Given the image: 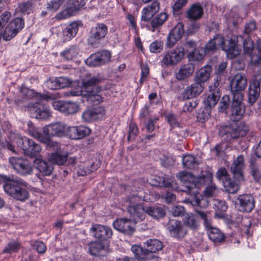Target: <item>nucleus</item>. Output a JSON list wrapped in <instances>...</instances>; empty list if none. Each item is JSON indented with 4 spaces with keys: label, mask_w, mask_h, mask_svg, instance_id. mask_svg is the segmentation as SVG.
<instances>
[{
    "label": "nucleus",
    "mask_w": 261,
    "mask_h": 261,
    "mask_svg": "<svg viewBox=\"0 0 261 261\" xmlns=\"http://www.w3.org/2000/svg\"><path fill=\"white\" fill-rule=\"evenodd\" d=\"M177 177L181 181L187 184L181 191L192 196L190 201L191 204L193 205H199L203 200L200 199L201 195L199 190L212 181V174L207 173L205 175L195 177L192 174L183 171L178 173Z\"/></svg>",
    "instance_id": "1"
},
{
    "label": "nucleus",
    "mask_w": 261,
    "mask_h": 261,
    "mask_svg": "<svg viewBox=\"0 0 261 261\" xmlns=\"http://www.w3.org/2000/svg\"><path fill=\"white\" fill-rule=\"evenodd\" d=\"M28 183L20 178H16L4 183L5 192L14 199L24 202L29 198Z\"/></svg>",
    "instance_id": "2"
},
{
    "label": "nucleus",
    "mask_w": 261,
    "mask_h": 261,
    "mask_svg": "<svg viewBox=\"0 0 261 261\" xmlns=\"http://www.w3.org/2000/svg\"><path fill=\"white\" fill-rule=\"evenodd\" d=\"M212 40H214L217 48L220 47L226 53L227 56L230 58H234L240 53V50L238 45L239 41V37L236 35H231L227 45L225 44V39L220 34L215 35Z\"/></svg>",
    "instance_id": "3"
},
{
    "label": "nucleus",
    "mask_w": 261,
    "mask_h": 261,
    "mask_svg": "<svg viewBox=\"0 0 261 261\" xmlns=\"http://www.w3.org/2000/svg\"><path fill=\"white\" fill-rule=\"evenodd\" d=\"M100 81L98 77H92L84 82L85 90L82 93L87 97V101H90L93 105H96L102 101V97L98 94L101 88L97 85Z\"/></svg>",
    "instance_id": "4"
},
{
    "label": "nucleus",
    "mask_w": 261,
    "mask_h": 261,
    "mask_svg": "<svg viewBox=\"0 0 261 261\" xmlns=\"http://www.w3.org/2000/svg\"><path fill=\"white\" fill-rule=\"evenodd\" d=\"M248 132V126L243 122H233L229 125L222 127L220 129L222 137L227 142L240 137H243L247 134Z\"/></svg>",
    "instance_id": "5"
},
{
    "label": "nucleus",
    "mask_w": 261,
    "mask_h": 261,
    "mask_svg": "<svg viewBox=\"0 0 261 261\" xmlns=\"http://www.w3.org/2000/svg\"><path fill=\"white\" fill-rule=\"evenodd\" d=\"M108 28L103 23H97L95 26L91 28L90 35L88 39V44L94 47H98L100 41L108 34Z\"/></svg>",
    "instance_id": "6"
},
{
    "label": "nucleus",
    "mask_w": 261,
    "mask_h": 261,
    "mask_svg": "<svg viewBox=\"0 0 261 261\" xmlns=\"http://www.w3.org/2000/svg\"><path fill=\"white\" fill-rule=\"evenodd\" d=\"M247 85V79L246 74L244 73L236 74L230 83L231 92L233 97L240 98L243 97V91Z\"/></svg>",
    "instance_id": "7"
},
{
    "label": "nucleus",
    "mask_w": 261,
    "mask_h": 261,
    "mask_svg": "<svg viewBox=\"0 0 261 261\" xmlns=\"http://www.w3.org/2000/svg\"><path fill=\"white\" fill-rule=\"evenodd\" d=\"M9 162L17 173L22 176L31 175L33 167L30 162L22 158L11 157Z\"/></svg>",
    "instance_id": "8"
},
{
    "label": "nucleus",
    "mask_w": 261,
    "mask_h": 261,
    "mask_svg": "<svg viewBox=\"0 0 261 261\" xmlns=\"http://www.w3.org/2000/svg\"><path fill=\"white\" fill-rule=\"evenodd\" d=\"M17 142L18 146L23 150L24 153L31 158L37 157L41 151V147L39 144L27 137L19 139Z\"/></svg>",
    "instance_id": "9"
},
{
    "label": "nucleus",
    "mask_w": 261,
    "mask_h": 261,
    "mask_svg": "<svg viewBox=\"0 0 261 261\" xmlns=\"http://www.w3.org/2000/svg\"><path fill=\"white\" fill-rule=\"evenodd\" d=\"M184 56V47L177 46L165 54L162 60V63L166 66L176 65L182 60Z\"/></svg>",
    "instance_id": "10"
},
{
    "label": "nucleus",
    "mask_w": 261,
    "mask_h": 261,
    "mask_svg": "<svg viewBox=\"0 0 261 261\" xmlns=\"http://www.w3.org/2000/svg\"><path fill=\"white\" fill-rule=\"evenodd\" d=\"M24 20L20 18H15L11 20L6 27L3 34V39L9 41L13 38L24 27Z\"/></svg>",
    "instance_id": "11"
},
{
    "label": "nucleus",
    "mask_w": 261,
    "mask_h": 261,
    "mask_svg": "<svg viewBox=\"0 0 261 261\" xmlns=\"http://www.w3.org/2000/svg\"><path fill=\"white\" fill-rule=\"evenodd\" d=\"M111 58V53L108 50H103L92 54L86 60V63L89 66H99L110 62Z\"/></svg>",
    "instance_id": "12"
},
{
    "label": "nucleus",
    "mask_w": 261,
    "mask_h": 261,
    "mask_svg": "<svg viewBox=\"0 0 261 261\" xmlns=\"http://www.w3.org/2000/svg\"><path fill=\"white\" fill-rule=\"evenodd\" d=\"M33 118L46 119L50 116V113L44 105L39 102L29 103L27 110Z\"/></svg>",
    "instance_id": "13"
},
{
    "label": "nucleus",
    "mask_w": 261,
    "mask_h": 261,
    "mask_svg": "<svg viewBox=\"0 0 261 261\" xmlns=\"http://www.w3.org/2000/svg\"><path fill=\"white\" fill-rule=\"evenodd\" d=\"M167 228L172 237L178 239L184 238L188 233L186 226L180 221L170 219L167 224Z\"/></svg>",
    "instance_id": "14"
},
{
    "label": "nucleus",
    "mask_w": 261,
    "mask_h": 261,
    "mask_svg": "<svg viewBox=\"0 0 261 261\" xmlns=\"http://www.w3.org/2000/svg\"><path fill=\"white\" fill-rule=\"evenodd\" d=\"M135 224L130 219L119 218L113 222V226L124 234L131 235L135 230Z\"/></svg>",
    "instance_id": "15"
},
{
    "label": "nucleus",
    "mask_w": 261,
    "mask_h": 261,
    "mask_svg": "<svg viewBox=\"0 0 261 261\" xmlns=\"http://www.w3.org/2000/svg\"><path fill=\"white\" fill-rule=\"evenodd\" d=\"M84 0H68L67 8L58 14L56 18L58 19H64L72 16L74 13L85 5Z\"/></svg>",
    "instance_id": "16"
},
{
    "label": "nucleus",
    "mask_w": 261,
    "mask_h": 261,
    "mask_svg": "<svg viewBox=\"0 0 261 261\" xmlns=\"http://www.w3.org/2000/svg\"><path fill=\"white\" fill-rule=\"evenodd\" d=\"M91 133V130L88 127L80 126H68L66 128V135L72 140L82 139Z\"/></svg>",
    "instance_id": "17"
},
{
    "label": "nucleus",
    "mask_w": 261,
    "mask_h": 261,
    "mask_svg": "<svg viewBox=\"0 0 261 261\" xmlns=\"http://www.w3.org/2000/svg\"><path fill=\"white\" fill-rule=\"evenodd\" d=\"M51 105L55 110L68 115L74 114L79 110L77 103L69 101H53Z\"/></svg>",
    "instance_id": "18"
},
{
    "label": "nucleus",
    "mask_w": 261,
    "mask_h": 261,
    "mask_svg": "<svg viewBox=\"0 0 261 261\" xmlns=\"http://www.w3.org/2000/svg\"><path fill=\"white\" fill-rule=\"evenodd\" d=\"M243 99V97L239 99L233 96L231 106V119L233 121H239L245 113V108Z\"/></svg>",
    "instance_id": "19"
},
{
    "label": "nucleus",
    "mask_w": 261,
    "mask_h": 261,
    "mask_svg": "<svg viewBox=\"0 0 261 261\" xmlns=\"http://www.w3.org/2000/svg\"><path fill=\"white\" fill-rule=\"evenodd\" d=\"M66 128L63 124L58 122L44 126L43 132L47 137H62L66 135Z\"/></svg>",
    "instance_id": "20"
},
{
    "label": "nucleus",
    "mask_w": 261,
    "mask_h": 261,
    "mask_svg": "<svg viewBox=\"0 0 261 261\" xmlns=\"http://www.w3.org/2000/svg\"><path fill=\"white\" fill-rule=\"evenodd\" d=\"M93 236L100 240H106L112 236V230L110 227L100 224L92 225L90 229Z\"/></svg>",
    "instance_id": "21"
},
{
    "label": "nucleus",
    "mask_w": 261,
    "mask_h": 261,
    "mask_svg": "<svg viewBox=\"0 0 261 261\" xmlns=\"http://www.w3.org/2000/svg\"><path fill=\"white\" fill-rule=\"evenodd\" d=\"M204 84L197 81L188 86L182 93L184 100L189 99L199 95L203 90Z\"/></svg>",
    "instance_id": "22"
},
{
    "label": "nucleus",
    "mask_w": 261,
    "mask_h": 261,
    "mask_svg": "<svg viewBox=\"0 0 261 261\" xmlns=\"http://www.w3.org/2000/svg\"><path fill=\"white\" fill-rule=\"evenodd\" d=\"M182 22L178 23L170 31L167 38V46L171 47L182 37L185 31Z\"/></svg>",
    "instance_id": "23"
},
{
    "label": "nucleus",
    "mask_w": 261,
    "mask_h": 261,
    "mask_svg": "<svg viewBox=\"0 0 261 261\" xmlns=\"http://www.w3.org/2000/svg\"><path fill=\"white\" fill-rule=\"evenodd\" d=\"M182 22L178 23L170 31L167 38V46L171 47L182 37L185 31Z\"/></svg>",
    "instance_id": "24"
},
{
    "label": "nucleus",
    "mask_w": 261,
    "mask_h": 261,
    "mask_svg": "<svg viewBox=\"0 0 261 261\" xmlns=\"http://www.w3.org/2000/svg\"><path fill=\"white\" fill-rule=\"evenodd\" d=\"M182 22L178 23L170 31L167 38V46L171 47L182 37L185 31Z\"/></svg>",
    "instance_id": "25"
},
{
    "label": "nucleus",
    "mask_w": 261,
    "mask_h": 261,
    "mask_svg": "<svg viewBox=\"0 0 261 261\" xmlns=\"http://www.w3.org/2000/svg\"><path fill=\"white\" fill-rule=\"evenodd\" d=\"M244 158L243 155H240L234 160L231 167L234 178L239 181L244 180Z\"/></svg>",
    "instance_id": "26"
},
{
    "label": "nucleus",
    "mask_w": 261,
    "mask_h": 261,
    "mask_svg": "<svg viewBox=\"0 0 261 261\" xmlns=\"http://www.w3.org/2000/svg\"><path fill=\"white\" fill-rule=\"evenodd\" d=\"M160 9V3L158 1H153L144 7L141 11V20L145 22L150 20Z\"/></svg>",
    "instance_id": "27"
},
{
    "label": "nucleus",
    "mask_w": 261,
    "mask_h": 261,
    "mask_svg": "<svg viewBox=\"0 0 261 261\" xmlns=\"http://www.w3.org/2000/svg\"><path fill=\"white\" fill-rule=\"evenodd\" d=\"M35 168L44 176L50 175L54 170L53 165L40 158H36L33 161Z\"/></svg>",
    "instance_id": "28"
},
{
    "label": "nucleus",
    "mask_w": 261,
    "mask_h": 261,
    "mask_svg": "<svg viewBox=\"0 0 261 261\" xmlns=\"http://www.w3.org/2000/svg\"><path fill=\"white\" fill-rule=\"evenodd\" d=\"M145 208L146 207H143L141 204L129 205L127 211L133 219V221L136 223L145 219V214H146Z\"/></svg>",
    "instance_id": "29"
},
{
    "label": "nucleus",
    "mask_w": 261,
    "mask_h": 261,
    "mask_svg": "<svg viewBox=\"0 0 261 261\" xmlns=\"http://www.w3.org/2000/svg\"><path fill=\"white\" fill-rule=\"evenodd\" d=\"M239 210L243 212H250L255 206V200L250 195H241L238 198Z\"/></svg>",
    "instance_id": "30"
},
{
    "label": "nucleus",
    "mask_w": 261,
    "mask_h": 261,
    "mask_svg": "<svg viewBox=\"0 0 261 261\" xmlns=\"http://www.w3.org/2000/svg\"><path fill=\"white\" fill-rule=\"evenodd\" d=\"M261 84V77L257 79L255 77L250 84L248 91V102L254 103L258 98L260 93V85Z\"/></svg>",
    "instance_id": "31"
},
{
    "label": "nucleus",
    "mask_w": 261,
    "mask_h": 261,
    "mask_svg": "<svg viewBox=\"0 0 261 261\" xmlns=\"http://www.w3.org/2000/svg\"><path fill=\"white\" fill-rule=\"evenodd\" d=\"M195 65L192 63H187L180 67L175 74V77L178 81H182L190 76L194 72Z\"/></svg>",
    "instance_id": "32"
},
{
    "label": "nucleus",
    "mask_w": 261,
    "mask_h": 261,
    "mask_svg": "<svg viewBox=\"0 0 261 261\" xmlns=\"http://www.w3.org/2000/svg\"><path fill=\"white\" fill-rule=\"evenodd\" d=\"M150 184L156 187L173 188V178L163 176H153Z\"/></svg>",
    "instance_id": "33"
},
{
    "label": "nucleus",
    "mask_w": 261,
    "mask_h": 261,
    "mask_svg": "<svg viewBox=\"0 0 261 261\" xmlns=\"http://www.w3.org/2000/svg\"><path fill=\"white\" fill-rule=\"evenodd\" d=\"M203 14V8L199 4L197 3L191 6L186 12L187 18L191 20L194 21L201 18Z\"/></svg>",
    "instance_id": "34"
},
{
    "label": "nucleus",
    "mask_w": 261,
    "mask_h": 261,
    "mask_svg": "<svg viewBox=\"0 0 261 261\" xmlns=\"http://www.w3.org/2000/svg\"><path fill=\"white\" fill-rule=\"evenodd\" d=\"M212 70L211 66L206 65L201 68L195 74L194 81L199 82L203 84L208 80Z\"/></svg>",
    "instance_id": "35"
},
{
    "label": "nucleus",
    "mask_w": 261,
    "mask_h": 261,
    "mask_svg": "<svg viewBox=\"0 0 261 261\" xmlns=\"http://www.w3.org/2000/svg\"><path fill=\"white\" fill-rule=\"evenodd\" d=\"M145 251L147 256L150 253H155L161 250L163 248V245L161 241L157 239H150L146 242Z\"/></svg>",
    "instance_id": "36"
},
{
    "label": "nucleus",
    "mask_w": 261,
    "mask_h": 261,
    "mask_svg": "<svg viewBox=\"0 0 261 261\" xmlns=\"http://www.w3.org/2000/svg\"><path fill=\"white\" fill-rule=\"evenodd\" d=\"M79 31V24L73 22L68 24L63 31L64 41H69L73 38Z\"/></svg>",
    "instance_id": "37"
},
{
    "label": "nucleus",
    "mask_w": 261,
    "mask_h": 261,
    "mask_svg": "<svg viewBox=\"0 0 261 261\" xmlns=\"http://www.w3.org/2000/svg\"><path fill=\"white\" fill-rule=\"evenodd\" d=\"M169 15L167 12H161L150 20V24L154 31L155 29L161 27L168 19Z\"/></svg>",
    "instance_id": "38"
},
{
    "label": "nucleus",
    "mask_w": 261,
    "mask_h": 261,
    "mask_svg": "<svg viewBox=\"0 0 261 261\" xmlns=\"http://www.w3.org/2000/svg\"><path fill=\"white\" fill-rule=\"evenodd\" d=\"M208 229V236L209 239L215 243H222L224 241L225 236L218 228L209 226Z\"/></svg>",
    "instance_id": "39"
},
{
    "label": "nucleus",
    "mask_w": 261,
    "mask_h": 261,
    "mask_svg": "<svg viewBox=\"0 0 261 261\" xmlns=\"http://www.w3.org/2000/svg\"><path fill=\"white\" fill-rule=\"evenodd\" d=\"M79 53V48L76 45H72L60 53L64 59L70 61L75 58Z\"/></svg>",
    "instance_id": "40"
},
{
    "label": "nucleus",
    "mask_w": 261,
    "mask_h": 261,
    "mask_svg": "<svg viewBox=\"0 0 261 261\" xmlns=\"http://www.w3.org/2000/svg\"><path fill=\"white\" fill-rule=\"evenodd\" d=\"M90 253L94 256L102 255L101 252L105 251V247L102 243L99 241H93L88 244Z\"/></svg>",
    "instance_id": "41"
},
{
    "label": "nucleus",
    "mask_w": 261,
    "mask_h": 261,
    "mask_svg": "<svg viewBox=\"0 0 261 261\" xmlns=\"http://www.w3.org/2000/svg\"><path fill=\"white\" fill-rule=\"evenodd\" d=\"M145 210L147 214L156 219L163 218L166 214L162 207L156 206L146 207Z\"/></svg>",
    "instance_id": "42"
},
{
    "label": "nucleus",
    "mask_w": 261,
    "mask_h": 261,
    "mask_svg": "<svg viewBox=\"0 0 261 261\" xmlns=\"http://www.w3.org/2000/svg\"><path fill=\"white\" fill-rule=\"evenodd\" d=\"M239 39H241L243 41V51L245 55H249L251 57V55H253L252 51L254 48V43L249 36H247L245 38L244 37L240 35L238 36Z\"/></svg>",
    "instance_id": "43"
},
{
    "label": "nucleus",
    "mask_w": 261,
    "mask_h": 261,
    "mask_svg": "<svg viewBox=\"0 0 261 261\" xmlns=\"http://www.w3.org/2000/svg\"><path fill=\"white\" fill-rule=\"evenodd\" d=\"M131 250L134 253L136 258L139 261H145L150 258L147 255L145 248L143 249L138 245H133L131 247Z\"/></svg>",
    "instance_id": "44"
},
{
    "label": "nucleus",
    "mask_w": 261,
    "mask_h": 261,
    "mask_svg": "<svg viewBox=\"0 0 261 261\" xmlns=\"http://www.w3.org/2000/svg\"><path fill=\"white\" fill-rule=\"evenodd\" d=\"M67 160V154H61L56 151L51 153L48 156V161L58 165H63Z\"/></svg>",
    "instance_id": "45"
},
{
    "label": "nucleus",
    "mask_w": 261,
    "mask_h": 261,
    "mask_svg": "<svg viewBox=\"0 0 261 261\" xmlns=\"http://www.w3.org/2000/svg\"><path fill=\"white\" fill-rule=\"evenodd\" d=\"M224 188L229 193H236L239 189L238 184L232 180L229 177L222 181Z\"/></svg>",
    "instance_id": "46"
},
{
    "label": "nucleus",
    "mask_w": 261,
    "mask_h": 261,
    "mask_svg": "<svg viewBox=\"0 0 261 261\" xmlns=\"http://www.w3.org/2000/svg\"><path fill=\"white\" fill-rule=\"evenodd\" d=\"M201 204L196 205L195 211L200 218L204 221V225L206 228H208L212 224L211 218L210 216V213L208 212H204L201 210Z\"/></svg>",
    "instance_id": "47"
},
{
    "label": "nucleus",
    "mask_w": 261,
    "mask_h": 261,
    "mask_svg": "<svg viewBox=\"0 0 261 261\" xmlns=\"http://www.w3.org/2000/svg\"><path fill=\"white\" fill-rule=\"evenodd\" d=\"M211 93L204 99V103L210 108L215 106L219 100L221 94L219 91H210Z\"/></svg>",
    "instance_id": "48"
},
{
    "label": "nucleus",
    "mask_w": 261,
    "mask_h": 261,
    "mask_svg": "<svg viewBox=\"0 0 261 261\" xmlns=\"http://www.w3.org/2000/svg\"><path fill=\"white\" fill-rule=\"evenodd\" d=\"M216 211H218L215 213L216 217L223 218L225 217L224 212L227 210L228 206L226 201L218 200L214 204Z\"/></svg>",
    "instance_id": "49"
},
{
    "label": "nucleus",
    "mask_w": 261,
    "mask_h": 261,
    "mask_svg": "<svg viewBox=\"0 0 261 261\" xmlns=\"http://www.w3.org/2000/svg\"><path fill=\"white\" fill-rule=\"evenodd\" d=\"M50 137L45 136L41 139V143L45 144L47 149L58 151L60 149V145L57 142H55L49 138Z\"/></svg>",
    "instance_id": "50"
},
{
    "label": "nucleus",
    "mask_w": 261,
    "mask_h": 261,
    "mask_svg": "<svg viewBox=\"0 0 261 261\" xmlns=\"http://www.w3.org/2000/svg\"><path fill=\"white\" fill-rule=\"evenodd\" d=\"M256 43L258 54H254L251 55L250 62L252 65L259 66L261 65V39H258Z\"/></svg>",
    "instance_id": "51"
},
{
    "label": "nucleus",
    "mask_w": 261,
    "mask_h": 261,
    "mask_svg": "<svg viewBox=\"0 0 261 261\" xmlns=\"http://www.w3.org/2000/svg\"><path fill=\"white\" fill-rule=\"evenodd\" d=\"M198 164L196 158L192 155L188 154L182 158V165L185 168L190 169H195Z\"/></svg>",
    "instance_id": "52"
},
{
    "label": "nucleus",
    "mask_w": 261,
    "mask_h": 261,
    "mask_svg": "<svg viewBox=\"0 0 261 261\" xmlns=\"http://www.w3.org/2000/svg\"><path fill=\"white\" fill-rule=\"evenodd\" d=\"M184 224L191 229H196L198 226L197 221L192 214H187L184 219Z\"/></svg>",
    "instance_id": "53"
},
{
    "label": "nucleus",
    "mask_w": 261,
    "mask_h": 261,
    "mask_svg": "<svg viewBox=\"0 0 261 261\" xmlns=\"http://www.w3.org/2000/svg\"><path fill=\"white\" fill-rule=\"evenodd\" d=\"M20 96L28 100L34 97H38L39 93L35 92L33 89H30L25 87H22L20 89Z\"/></svg>",
    "instance_id": "54"
},
{
    "label": "nucleus",
    "mask_w": 261,
    "mask_h": 261,
    "mask_svg": "<svg viewBox=\"0 0 261 261\" xmlns=\"http://www.w3.org/2000/svg\"><path fill=\"white\" fill-rule=\"evenodd\" d=\"M20 247L21 244L16 241H14L8 244L4 249L3 253L11 254L17 252Z\"/></svg>",
    "instance_id": "55"
},
{
    "label": "nucleus",
    "mask_w": 261,
    "mask_h": 261,
    "mask_svg": "<svg viewBox=\"0 0 261 261\" xmlns=\"http://www.w3.org/2000/svg\"><path fill=\"white\" fill-rule=\"evenodd\" d=\"M28 126V130L30 133V135L33 137L34 138L37 139L41 142V139L43 138H44L45 136H43L39 132V129L38 128H36L33 123L29 121L27 123Z\"/></svg>",
    "instance_id": "56"
},
{
    "label": "nucleus",
    "mask_w": 261,
    "mask_h": 261,
    "mask_svg": "<svg viewBox=\"0 0 261 261\" xmlns=\"http://www.w3.org/2000/svg\"><path fill=\"white\" fill-rule=\"evenodd\" d=\"M90 165V167L89 166L85 167L82 165H80L78 170L77 171V174L78 176H86L96 170L97 168L95 167L94 163H92Z\"/></svg>",
    "instance_id": "57"
},
{
    "label": "nucleus",
    "mask_w": 261,
    "mask_h": 261,
    "mask_svg": "<svg viewBox=\"0 0 261 261\" xmlns=\"http://www.w3.org/2000/svg\"><path fill=\"white\" fill-rule=\"evenodd\" d=\"M250 168L251 169V174L253 179L256 182H259L261 180V173L257 166L256 164L253 161L250 163Z\"/></svg>",
    "instance_id": "58"
},
{
    "label": "nucleus",
    "mask_w": 261,
    "mask_h": 261,
    "mask_svg": "<svg viewBox=\"0 0 261 261\" xmlns=\"http://www.w3.org/2000/svg\"><path fill=\"white\" fill-rule=\"evenodd\" d=\"M217 187L212 181L206 186L203 194L206 197H212L217 194Z\"/></svg>",
    "instance_id": "59"
},
{
    "label": "nucleus",
    "mask_w": 261,
    "mask_h": 261,
    "mask_svg": "<svg viewBox=\"0 0 261 261\" xmlns=\"http://www.w3.org/2000/svg\"><path fill=\"white\" fill-rule=\"evenodd\" d=\"M33 3L32 1L22 2L18 4L17 10L22 13L29 14L32 8Z\"/></svg>",
    "instance_id": "60"
},
{
    "label": "nucleus",
    "mask_w": 261,
    "mask_h": 261,
    "mask_svg": "<svg viewBox=\"0 0 261 261\" xmlns=\"http://www.w3.org/2000/svg\"><path fill=\"white\" fill-rule=\"evenodd\" d=\"M139 134V129L136 124L134 122H131L129 124L128 135L127 136V140L129 141L134 140L135 137Z\"/></svg>",
    "instance_id": "61"
},
{
    "label": "nucleus",
    "mask_w": 261,
    "mask_h": 261,
    "mask_svg": "<svg viewBox=\"0 0 261 261\" xmlns=\"http://www.w3.org/2000/svg\"><path fill=\"white\" fill-rule=\"evenodd\" d=\"M165 119L169 124L171 129L176 127H179L180 124L177 121L176 115L173 113H168L165 115Z\"/></svg>",
    "instance_id": "62"
},
{
    "label": "nucleus",
    "mask_w": 261,
    "mask_h": 261,
    "mask_svg": "<svg viewBox=\"0 0 261 261\" xmlns=\"http://www.w3.org/2000/svg\"><path fill=\"white\" fill-rule=\"evenodd\" d=\"M163 49V42L160 40H155L152 42L149 46L150 51L153 53L161 52Z\"/></svg>",
    "instance_id": "63"
},
{
    "label": "nucleus",
    "mask_w": 261,
    "mask_h": 261,
    "mask_svg": "<svg viewBox=\"0 0 261 261\" xmlns=\"http://www.w3.org/2000/svg\"><path fill=\"white\" fill-rule=\"evenodd\" d=\"M14 105L17 108L20 109L22 110H27V105L28 104L27 102V100L20 96V95L15 98L14 100Z\"/></svg>",
    "instance_id": "64"
}]
</instances>
